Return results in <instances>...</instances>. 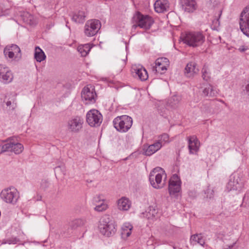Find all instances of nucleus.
Masks as SVG:
<instances>
[{
  "mask_svg": "<svg viewBox=\"0 0 249 249\" xmlns=\"http://www.w3.org/2000/svg\"><path fill=\"white\" fill-rule=\"evenodd\" d=\"M166 178V174L164 170L160 167L155 168L149 176L151 185L156 189H160L164 186Z\"/></svg>",
  "mask_w": 249,
  "mask_h": 249,
  "instance_id": "nucleus-1",
  "label": "nucleus"
},
{
  "mask_svg": "<svg viewBox=\"0 0 249 249\" xmlns=\"http://www.w3.org/2000/svg\"><path fill=\"white\" fill-rule=\"evenodd\" d=\"M133 23L132 28L135 29L137 27L147 30L150 28L154 23L153 18L147 15H143L140 12L134 14L132 18Z\"/></svg>",
  "mask_w": 249,
  "mask_h": 249,
  "instance_id": "nucleus-2",
  "label": "nucleus"
},
{
  "mask_svg": "<svg viewBox=\"0 0 249 249\" xmlns=\"http://www.w3.org/2000/svg\"><path fill=\"white\" fill-rule=\"evenodd\" d=\"M113 124L114 127L118 131L125 133L131 127L133 120L131 117L124 115L114 118Z\"/></svg>",
  "mask_w": 249,
  "mask_h": 249,
  "instance_id": "nucleus-3",
  "label": "nucleus"
},
{
  "mask_svg": "<svg viewBox=\"0 0 249 249\" xmlns=\"http://www.w3.org/2000/svg\"><path fill=\"white\" fill-rule=\"evenodd\" d=\"M99 229L102 234L107 236L114 234L116 231L115 223L108 215L102 217L100 221Z\"/></svg>",
  "mask_w": 249,
  "mask_h": 249,
  "instance_id": "nucleus-4",
  "label": "nucleus"
},
{
  "mask_svg": "<svg viewBox=\"0 0 249 249\" xmlns=\"http://www.w3.org/2000/svg\"><path fill=\"white\" fill-rule=\"evenodd\" d=\"M204 41V36L199 32H188L183 38L185 43L194 47L201 45Z\"/></svg>",
  "mask_w": 249,
  "mask_h": 249,
  "instance_id": "nucleus-5",
  "label": "nucleus"
},
{
  "mask_svg": "<svg viewBox=\"0 0 249 249\" xmlns=\"http://www.w3.org/2000/svg\"><path fill=\"white\" fill-rule=\"evenodd\" d=\"M102 121V115L96 109H91L86 114V121L91 127H96L100 126Z\"/></svg>",
  "mask_w": 249,
  "mask_h": 249,
  "instance_id": "nucleus-6",
  "label": "nucleus"
},
{
  "mask_svg": "<svg viewBox=\"0 0 249 249\" xmlns=\"http://www.w3.org/2000/svg\"><path fill=\"white\" fill-rule=\"evenodd\" d=\"M1 198L6 203L15 204L19 198L18 192L14 188L4 189L0 194Z\"/></svg>",
  "mask_w": 249,
  "mask_h": 249,
  "instance_id": "nucleus-7",
  "label": "nucleus"
},
{
  "mask_svg": "<svg viewBox=\"0 0 249 249\" xmlns=\"http://www.w3.org/2000/svg\"><path fill=\"white\" fill-rule=\"evenodd\" d=\"M96 94L91 86L85 87L81 92L82 101L86 105L94 104L96 101Z\"/></svg>",
  "mask_w": 249,
  "mask_h": 249,
  "instance_id": "nucleus-8",
  "label": "nucleus"
},
{
  "mask_svg": "<svg viewBox=\"0 0 249 249\" xmlns=\"http://www.w3.org/2000/svg\"><path fill=\"white\" fill-rule=\"evenodd\" d=\"M244 186V183L240 177L237 175L232 174L230 177L226 188L228 191H236L239 193L242 191Z\"/></svg>",
  "mask_w": 249,
  "mask_h": 249,
  "instance_id": "nucleus-9",
  "label": "nucleus"
},
{
  "mask_svg": "<svg viewBox=\"0 0 249 249\" xmlns=\"http://www.w3.org/2000/svg\"><path fill=\"white\" fill-rule=\"evenodd\" d=\"M240 28L243 33L249 37V5L240 14Z\"/></svg>",
  "mask_w": 249,
  "mask_h": 249,
  "instance_id": "nucleus-10",
  "label": "nucleus"
},
{
  "mask_svg": "<svg viewBox=\"0 0 249 249\" xmlns=\"http://www.w3.org/2000/svg\"><path fill=\"white\" fill-rule=\"evenodd\" d=\"M101 24L99 20L92 19L88 20L85 25L84 33L87 36L95 35L100 30Z\"/></svg>",
  "mask_w": 249,
  "mask_h": 249,
  "instance_id": "nucleus-11",
  "label": "nucleus"
},
{
  "mask_svg": "<svg viewBox=\"0 0 249 249\" xmlns=\"http://www.w3.org/2000/svg\"><path fill=\"white\" fill-rule=\"evenodd\" d=\"M83 119L80 116H75L70 119L67 124L68 131L71 133H78L83 127Z\"/></svg>",
  "mask_w": 249,
  "mask_h": 249,
  "instance_id": "nucleus-12",
  "label": "nucleus"
},
{
  "mask_svg": "<svg viewBox=\"0 0 249 249\" xmlns=\"http://www.w3.org/2000/svg\"><path fill=\"white\" fill-rule=\"evenodd\" d=\"M180 181L177 175H174L170 178L169 182V192L170 195L177 197L178 195L181 187Z\"/></svg>",
  "mask_w": 249,
  "mask_h": 249,
  "instance_id": "nucleus-13",
  "label": "nucleus"
},
{
  "mask_svg": "<svg viewBox=\"0 0 249 249\" xmlns=\"http://www.w3.org/2000/svg\"><path fill=\"white\" fill-rule=\"evenodd\" d=\"M169 66V61L165 57H160L156 59L155 66L152 68L155 73H164Z\"/></svg>",
  "mask_w": 249,
  "mask_h": 249,
  "instance_id": "nucleus-14",
  "label": "nucleus"
},
{
  "mask_svg": "<svg viewBox=\"0 0 249 249\" xmlns=\"http://www.w3.org/2000/svg\"><path fill=\"white\" fill-rule=\"evenodd\" d=\"M13 75L10 69L5 65L0 64V81L5 84L10 83Z\"/></svg>",
  "mask_w": 249,
  "mask_h": 249,
  "instance_id": "nucleus-15",
  "label": "nucleus"
},
{
  "mask_svg": "<svg viewBox=\"0 0 249 249\" xmlns=\"http://www.w3.org/2000/svg\"><path fill=\"white\" fill-rule=\"evenodd\" d=\"M131 71L134 77H138L141 81H145L148 77L146 70L141 66H133Z\"/></svg>",
  "mask_w": 249,
  "mask_h": 249,
  "instance_id": "nucleus-16",
  "label": "nucleus"
},
{
  "mask_svg": "<svg viewBox=\"0 0 249 249\" xmlns=\"http://www.w3.org/2000/svg\"><path fill=\"white\" fill-rule=\"evenodd\" d=\"M180 4L183 10L188 13L193 12L197 7L196 0H180Z\"/></svg>",
  "mask_w": 249,
  "mask_h": 249,
  "instance_id": "nucleus-17",
  "label": "nucleus"
},
{
  "mask_svg": "<svg viewBox=\"0 0 249 249\" xmlns=\"http://www.w3.org/2000/svg\"><path fill=\"white\" fill-rule=\"evenodd\" d=\"M187 140L190 154L197 152L199 148V142L196 137L195 135L191 136L187 138Z\"/></svg>",
  "mask_w": 249,
  "mask_h": 249,
  "instance_id": "nucleus-18",
  "label": "nucleus"
},
{
  "mask_svg": "<svg viewBox=\"0 0 249 249\" xmlns=\"http://www.w3.org/2000/svg\"><path fill=\"white\" fill-rule=\"evenodd\" d=\"M7 144L9 145L7 151L13 152L16 154L21 153L24 149V147L21 143L15 142L10 139L7 140Z\"/></svg>",
  "mask_w": 249,
  "mask_h": 249,
  "instance_id": "nucleus-19",
  "label": "nucleus"
},
{
  "mask_svg": "<svg viewBox=\"0 0 249 249\" xmlns=\"http://www.w3.org/2000/svg\"><path fill=\"white\" fill-rule=\"evenodd\" d=\"M199 69L196 67V63L195 62L188 63L184 69V74L188 77H193L197 74Z\"/></svg>",
  "mask_w": 249,
  "mask_h": 249,
  "instance_id": "nucleus-20",
  "label": "nucleus"
},
{
  "mask_svg": "<svg viewBox=\"0 0 249 249\" xmlns=\"http://www.w3.org/2000/svg\"><path fill=\"white\" fill-rule=\"evenodd\" d=\"M162 146V144L160 141H157L146 147H144L143 149V154L146 156H151L160 150Z\"/></svg>",
  "mask_w": 249,
  "mask_h": 249,
  "instance_id": "nucleus-21",
  "label": "nucleus"
},
{
  "mask_svg": "<svg viewBox=\"0 0 249 249\" xmlns=\"http://www.w3.org/2000/svg\"><path fill=\"white\" fill-rule=\"evenodd\" d=\"M169 8L167 0H157L154 3V9L157 13H163Z\"/></svg>",
  "mask_w": 249,
  "mask_h": 249,
  "instance_id": "nucleus-22",
  "label": "nucleus"
},
{
  "mask_svg": "<svg viewBox=\"0 0 249 249\" xmlns=\"http://www.w3.org/2000/svg\"><path fill=\"white\" fill-rule=\"evenodd\" d=\"M118 208L121 211H127L131 206V202L125 197H122L117 201Z\"/></svg>",
  "mask_w": 249,
  "mask_h": 249,
  "instance_id": "nucleus-23",
  "label": "nucleus"
},
{
  "mask_svg": "<svg viewBox=\"0 0 249 249\" xmlns=\"http://www.w3.org/2000/svg\"><path fill=\"white\" fill-rule=\"evenodd\" d=\"M105 199L102 198V196L99 195L95 198V201L98 203L101 202L100 204L97 205L94 207V210L97 212H103L108 208V205L105 202Z\"/></svg>",
  "mask_w": 249,
  "mask_h": 249,
  "instance_id": "nucleus-24",
  "label": "nucleus"
},
{
  "mask_svg": "<svg viewBox=\"0 0 249 249\" xmlns=\"http://www.w3.org/2000/svg\"><path fill=\"white\" fill-rule=\"evenodd\" d=\"M20 16L22 20L28 24L33 25L36 23V21L34 17L27 12L21 13Z\"/></svg>",
  "mask_w": 249,
  "mask_h": 249,
  "instance_id": "nucleus-25",
  "label": "nucleus"
},
{
  "mask_svg": "<svg viewBox=\"0 0 249 249\" xmlns=\"http://www.w3.org/2000/svg\"><path fill=\"white\" fill-rule=\"evenodd\" d=\"M133 226L129 222L124 223L122 227V237L124 239H126L131 234Z\"/></svg>",
  "mask_w": 249,
  "mask_h": 249,
  "instance_id": "nucleus-26",
  "label": "nucleus"
},
{
  "mask_svg": "<svg viewBox=\"0 0 249 249\" xmlns=\"http://www.w3.org/2000/svg\"><path fill=\"white\" fill-rule=\"evenodd\" d=\"M143 214L148 219L153 220L158 216V210L155 207L150 206Z\"/></svg>",
  "mask_w": 249,
  "mask_h": 249,
  "instance_id": "nucleus-27",
  "label": "nucleus"
},
{
  "mask_svg": "<svg viewBox=\"0 0 249 249\" xmlns=\"http://www.w3.org/2000/svg\"><path fill=\"white\" fill-rule=\"evenodd\" d=\"M34 57L37 62H41L46 59V56L42 50L36 46L35 49Z\"/></svg>",
  "mask_w": 249,
  "mask_h": 249,
  "instance_id": "nucleus-28",
  "label": "nucleus"
},
{
  "mask_svg": "<svg viewBox=\"0 0 249 249\" xmlns=\"http://www.w3.org/2000/svg\"><path fill=\"white\" fill-rule=\"evenodd\" d=\"M190 242L193 245L198 243L201 246H203L205 244L204 239H203L201 234H196L191 236Z\"/></svg>",
  "mask_w": 249,
  "mask_h": 249,
  "instance_id": "nucleus-29",
  "label": "nucleus"
},
{
  "mask_svg": "<svg viewBox=\"0 0 249 249\" xmlns=\"http://www.w3.org/2000/svg\"><path fill=\"white\" fill-rule=\"evenodd\" d=\"M89 44H86L84 45H79L77 48V51L81 54L82 56H86L91 49Z\"/></svg>",
  "mask_w": 249,
  "mask_h": 249,
  "instance_id": "nucleus-30",
  "label": "nucleus"
},
{
  "mask_svg": "<svg viewBox=\"0 0 249 249\" xmlns=\"http://www.w3.org/2000/svg\"><path fill=\"white\" fill-rule=\"evenodd\" d=\"M86 13L84 11H79L75 13L72 19L76 22L82 23L85 20Z\"/></svg>",
  "mask_w": 249,
  "mask_h": 249,
  "instance_id": "nucleus-31",
  "label": "nucleus"
},
{
  "mask_svg": "<svg viewBox=\"0 0 249 249\" xmlns=\"http://www.w3.org/2000/svg\"><path fill=\"white\" fill-rule=\"evenodd\" d=\"M216 93V91L214 90L212 86L210 85L207 86L202 91V94L204 96L213 97L215 96Z\"/></svg>",
  "mask_w": 249,
  "mask_h": 249,
  "instance_id": "nucleus-32",
  "label": "nucleus"
},
{
  "mask_svg": "<svg viewBox=\"0 0 249 249\" xmlns=\"http://www.w3.org/2000/svg\"><path fill=\"white\" fill-rule=\"evenodd\" d=\"M180 101V96L178 95H174L171 98L169 102V104L172 107L176 108L177 107H178Z\"/></svg>",
  "mask_w": 249,
  "mask_h": 249,
  "instance_id": "nucleus-33",
  "label": "nucleus"
},
{
  "mask_svg": "<svg viewBox=\"0 0 249 249\" xmlns=\"http://www.w3.org/2000/svg\"><path fill=\"white\" fill-rule=\"evenodd\" d=\"M5 47H9L10 52L13 53L14 54L16 55V56H19V54L20 53V49L18 45L16 44H11L10 45H7Z\"/></svg>",
  "mask_w": 249,
  "mask_h": 249,
  "instance_id": "nucleus-34",
  "label": "nucleus"
},
{
  "mask_svg": "<svg viewBox=\"0 0 249 249\" xmlns=\"http://www.w3.org/2000/svg\"><path fill=\"white\" fill-rule=\"evenodd\" d=\"M3 53L5 57L6 58H9L10 59L13 60L15 59L18 56L14 54L13 53L10 52L9 47H5L3 51Z\"/></svg>",
  "mask_w": 249,
  "mask_h": 249,
  "instance_id": "nucleus-35",
  "label": "nucleus"
},
{
  "mask_svg": "<svg viewBox=\"0 0 249 249\" xmlns=\"http://www.w3.org/2000/svg\"><path fill=\"white\" fill-rule=\"evenodd\" d=\"M202 78L205 81H208L210 78V71L207 67L203 68L202 70Z\"/></svg>",
  "mask_w": 249,
  "mask_h": 249,
  "instance_id": "nucleus-36",
  "label": "nucleus"
},
{
  "mask_svg": "<svg viewBox=\"0 0 249 249\" xmlns=\"http://www.w3.org/2000/svg\"><path fill=\"white\" fill-rule=\"evenodd\" d=\"M82 223V220L79 219H74L70 223V227L72 230L76 229Z\"/></svg>",
  "mask_w": 249,
  "mask_h": 249,
  "instance_id": "nucleus-37",
  "label": "nucleus"
},
{
  "mask_svg": "<svg viewBox=\"0 0 249 249\" xmlns=\"http://www.w3.org/2000/svg\"><path fill=\"white\" fill-rule=\"evenodd\" d=\"M160 139L158 141H160L162 144V142L168 143L170 142L169 136L166 133H164L159 137Z\"/></svg>",
  "mask_w": 249,
  "mask_h": 249,
  "instance_id": "nucleus-38",
  "label": "nucleus"
},
{
  "mask_svg": "<svg viewBox=\"0 0 249 249\" xmlns=\"http://www.w3.org/2000/svg\"><path fill=\"white\" fill-rule=\"evenodd\" d=\"M9 146V145L7 144V140L5 142V143H0V154L7 151Z\"/></svg>",
  "mask_w": 249,
  "mask_h": 249,
  "instance_id": "nucleus-39",
  "label": "nucleus"
},
{
  "mask_svg": "<svg viewBox=\"0 0 249 249\" xmlns=\"http://www.w3.org/2000/svg\"><path fill=\"white\" fill-rule=\"evenodd\" d=\"M249 50V47L248 46L243 45L239 47L238 48V50L239 52L241 53L245 52L247 50Z\"/></svg>",
  "mask_w": 249,
  "mask_h": 249,
  "instance_id": "nucleus-40",
  "label": "nucleus"
},
{
  "mask_svg": "<svg viewBox=\"0 0 249 249\" xmlns=\"http://www.w3.org/2000/svg\"><path fill=\"white\" fill-rule=\"evenodd\" d=\"M244 201L246 205L249 207V192L247 193L244 196Z\"/></svg>",
  "mask_w": 249,
  "mask_h": 249,
  "instance_id": "nucleus-41",
  "label": "nucleus"
},
{
  "mask_svg": "<svg viewBox=\"0 0 249 249\" xmlns=\"http://www.w3.org/2000/svg\"><path fill=\"white\" fill-rule=\"evenodd\" d=\"M18 242V240L16 238H12L7 240V241L5 242V243H8L9 244H16Z\"/></svg>",
  "mask_w": 249,
  "mask_h": 249,
  "instance_id": "nucleus-42",
  "label": "nucleus"
},
{
  "mask_svg": "<svg viewBox=\"0 0 249 249\" xmlns=\"http://www.w3.org/2000/svg\"><path fill=\"white\" fill-rule=\"evenodd\" d=\"M8 8H6V9L3 10L2 7V5L0 4V16L5 15V14H7L6 11L8 10Z\"/></svg>",
  "mask_w": 249,
  "mask_h": 249,
  "instance_id": "nucleus-43",
  "label": "nucleus"
},
{
  "mask_svg": "<svg viewBox=\"0 0 249 249\" xmlns=\"http://www.w3.org/2000/svg\"><path fill=\"white\" fill-rule=\"evenodd\" d=\"M245 89H246V91H247V92L248 93V94H249V84H248V85L246 86Z\"/></svg>",
  "mask_w": 249,
  "mask_h": 249,
  "instance_id": "nucleus-44",
  "label": "nucleus"
},
{
  "mask_svg": "<svg viewBox=\"0 0 249 249\" xmlns=\"http://www.w3.org/2000/svg\"><path fill=\"white\" fill-rule=\"evenodd\" d=\"M6 104L7 107H9L11 105L12 103H11V102L9 101H7L6 103Z\"/></svg>",
  "mask_w": 249,
  "mask_h": 249,
  "instance_id": "nucleus-45",
  "label": "nucleus"
},
{
  "mask_svg": "<svg viewBox=\"0 0 249 249\" xmlns=\"http://www.w3.org/2000/svg\"><path fill=\"white\" fill-rule=\"evenodd\" d=\"M221 13H222V11H220V13L219 14V17H220V16H221Z\"/></svg>",
  "mask_w": 249,
  "mask_h": 249,
  "instance_id": "nucleus-46",
  "label": "nucleus"
},
{
  "mask_svg": "<svg viewBox=\"0 0 249 249\" xmlns=\"http://www.w3.org/2000/svg\"><path fill=\"white\" fill-rule=\"evenodd\" d=\"M216 22H218V23H219V20L218 19H216Z\"/></svg>",
  "mask_w": 249,
  "mask_h": 249,
  "instance_id": "nucleus-47",
  "label": "nucleus"
},
{
  "mask_svg": "<svg viewBox=\"0 0 249 249\" xmlns=\"http://www.w3.org/2000/svg\"><path fill=\"white\" fill-rule=\"evenodd\" d=\"M41 198V196H40V197H38V199H37V200H40Z\"/></svg>",
  "mask_w": 249,
  "mask_h": 249,
  "instance_id": "nucleus-48",
  "label": "nucleus"
},
{
  "mask_svg": "<svg viewBox=\"0 0 249 249\" xmlns=\"http://www.w3.org/2000/svg\"><path fill=\"white\" fill-rule=\"evenodd\" d=\"M41 198V196H40V197H38V199H37V200H40Z\"/></svg>",
  "mask_w": 249,
  "mask_h": 249,
  "instance_id": "nucleus-49",
  "label": "nucleus"
},
{
  "mask_svg": "<svg viewBox=\"0 0 249 249\" xmlns=\"http://www.w3.org/2000/svg\"><path fill=\"white\" fill-rule=\"evenodd\" d=\"M15 107H14V106L13 105L12 109H14L15 108Z\"/></svg>",
  "mask_w": 249,
  "mask_h": 249,
  "instance_id": "nucleus-50",
  "label": "nucleus"
}]
</instances>
